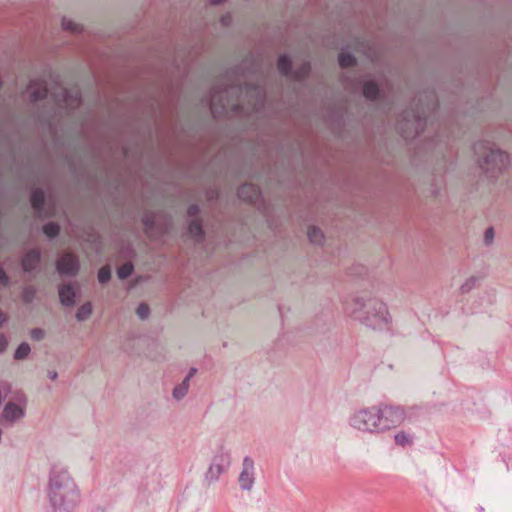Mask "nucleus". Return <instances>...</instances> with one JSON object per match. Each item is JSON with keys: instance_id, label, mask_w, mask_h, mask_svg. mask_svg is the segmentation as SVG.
Returning <instances> with one entry per match:
<instances>
[{"instance_id": "f257e3e1", "label": "nucleus", "mask_w": 512, "mask_h": 512, "mask_svg": "<svg viewBox=\"0 0 512 512\" xmlns=\"http://www.w3.org/2000/svg\"><path fill=\"white\" fill-rule=\"evenodd\" d=\"M254 94L262 101L264 94L258 83L237 79L229 84H216L209 95V108L214 118H220L229 112L241 114L244 111L241 98Z\"/></svg>"}, {"instance_id": "f03ea898", "label": "nucleus", "mask_w": 512, "mask_h": 512, "mask_svg": "<svg viewBox=\"0 0 512 512\" xmlns=\"http://www.w3.org/2000/svg\"><path fill=\"white\" fill-rule=\"evenodd\" d=\"M45 492L51 512H77L81 491L67 467L59 464L51 467Z\"/></svg>"}, {"instance_id": "7ed1b4c3", "label": "nucleus", "mask_w": 512, "mask_h": 512, "mask_svg": "<svg viewBox=\"0 0 512 512\" xmlns=\"http://www.w3.org/2000/svg\"><path fill=\"white\" fill-rule=\"evenodd\" d=\"M425 98V103H422L421 95L415 97L411 106L399 115L396 128L406 140L414 139L422 134L427 126L428 119L438 108V101L434 95H427Z\"/></svg>"}, {"instance_id": "20e7f679", "label": "nucleus", "mask_w": 512, "mask_h": 512, "mask_svg": "<svg viewBox=\"0 0 512 512\" xmlns=\"http://www.w3.org/2000/svg\"><path fill=\"white\" fill-rule=\"evenodd\" d=\"M343 310L372 329H388L391 322L386 304L375 298L367 301L356 296L346 298L343 302Z\"/></svg>"}, {"instance_id": "39448f33", "label": "nucleus", "mask_w": 512, "mask_h": 512, "mask_svg": "<svg viewBox=\"0 0 512 512\" xmlns=\"http://www.w3.org/2000/svg\"><path fill=\"white\" fill-rule=\"evenodd\" d=\"M473 150L480 169L490 179L497 178L510 164L509 155L490 141L480 140L474 143Z\"/></svg>"}, {"instance_id": "423d86ee", "label": "nucleus", "mask_w": 512, "mask_h": 512, "mask_svg": "<svg viewBox=\"0 0 512 512\" xmlns=\"http://www.w3.org/2000/svg\"><path fill=\"white\" fill-rule=\"evenodd\" d=\"M351 427L362 432L375 433L385 430L378 407H368L354 412L349 419Z\"/></svg>"}, {"instance_id": "0eeeda50", "label": "nucleus", "mask_w": 512, "mask_h": 512, "mask_svg": "<svg viewBox=\"0 0 512 512\" xmlns=\"http://www.w3.org/2000/svg\"><path fill=\"white\" fill-rule=\"evenodd\" d=\"M231 465V453L224 446H220L212 458V461L205 473V481L208 484L219 480L220 476L228 470Z\"/></svg>"}, {"instance_id": "6e6552de", "label": "nucleus", "mask_w": 512, "mask_h": 512, "mask_svg": "<svg viewBox=\"0 0 512 512\" xmlns=\"http://www.w3.org/2000/svg\"><path fill=\"white\" fill-rule=\"evenodd\" d=\"M56 270L62 276L75 277L80 271V261L73 253H65L57 259Z\"/></svg>"}, {"instance_id": "1a4fd4ad", "label": "nucleus", "mask_w": 512, "mask_h": 512, "mask_svg": "<svg viewBox=\"0 0 512 512\" xmlns=\"http://www.w3.org/2000/svg\"><path fill=\"white\" fill-rule=\"evenodd\" d=\"M378 411L381 413V422L385 426V430L400 424L405 417L404 410L399 406L385 405L378 408Z\"/></svg>"}, {"instance_id": "9d476101", "label": "nucleus", "mask_w": 512, "mask_h": 512, "mask_svg": "<svg viewBox=\"0 0 512 512\" xmlns=\"http://www.w3.org/2000/svg\"><path fill=\"white\" fill-rule=\"evenodd\" d=\"M254 474V460L250 456H245L242 462V470L238 478V482L242 490L250 491L253 488L255 483Z\"/></svg>"}, {"instance_id": "9b49d317", "label": "nucleus", "mask_w": 512, "mask_h": 512, "mask_svg": "<svg viewBox=\"0 0 512 512\" xmlns=\"http://www.w3.org/2000/svg\"><path fill=\"white\" fill-rule=\"evenodd\" d=\"M54 99L59 104H65L71 110H76L82 103V95L79 90L71 91L66 88H62L59 93H55Z\"/></svg>"}, {"instance_id": "f8f14e48", "label": "nucleus", "mask_w": 512, "mask_h": 512, "mask_svg": "<svg viewBox=\"0 0 512 512\" xmlns=\"http://www.w3.org/2000/svg\"><path fill=\"white\" fill-rule=\"evenodd\" d=\"M357 83L362 86V94L367 101L377 102L383 99V91L376 80L359 79Z\"/></svg>"}, {"instance_id": "ddd939ff", "label": "nucleus", "mask_w": 512, "mask_h": 512, "mask_svg": "<svg viewBox=\"0 0 512 512\" xmlns=\"http://www.w3.org/2000/svg\"><path fill=\"white\" fill-rule=\"evenodd\" d=\"M25 416V408L14 402H8L1 414H0V423H9L13 424L16 421L22 419Z\"/></svg>"}, {"instance_id": "4468645a", "label": "nucleus", "mask_w": 512, "mask_h": 512, "mask_svg": "<svg viewBox=\"0 0 512 512\" xmlns=\"http://www.w3.org/2000/svg\"><path fill=\"white\" fill-rule=\"evenodd\" d=\"M42 253L39 248H32L21 259V267L24 273H32L41 264Z\"/></svg>"}, {"instance_id": "2eb2a0df", "label": "nucleus", "mask_w": 512, "mask_h": 512, "mask_svg": "<svg viewBox=\"0 0 512 512\" xmlns=\"http://www.w3.org/2000/svg\"><path fill=\"white\" fill-rule=\"evenodd\" d=\"M237 195L239 199L251 204L259 202L262 196L260 188L252 183L242 184L237 190Z\"/></svg>"}, {"instance_id": "dca6fc26", "label": "nucleus", "mask_w": 512, "mask_h": 512, "mask_svg": "<svg viewBox=\"0 0 512 512\" xmlns=\"http://www.w3.org/2000/svg\"><path fill=\"white\" fill-rule=\"evenodd\" d=\"M28 90L31 91L29 98L32 103L45 100L49 92L47 83L43 79L31 80L28 85Z\"/></svg>"}, {"instance_id": "f3484780", "label": "nucleus", "mask_w": 512, "mask_h": 512, "mask_svg": "<svg viewBox=\"0 0 512 512\" xmlns=\"http://www.w3.org/2000/svg\"><path fill=\"white\" fill-rule=\"evenodd\" d=\"M30 202L39 217L46 216V194L42 188L36 187L31 190Z\"/></svg>"}, {"instance_id": "a211bd4d", "label": "nucleus", "mask_w": 512, "mask_h": 512, "mask_svg": "<svg viewBox=\"0 0 512 512\" xmlns=\"http://www.w3.org/2000/svg\"><path fill=\"white\" fill-rule=\"evenodd\" d=\"M58 294L60 303L65 307H72L75 305L77 297V290L70 283L61 284L58 287Z\"/></svg>"}, {"instance_id": "6ab92c4d", "label": "nucleus", "mask_w": 512, "mask_h": 512, "mask_svg": "<svg viewBox=\"0 0 512 512\" xmlns=\"http://www.w3.org/2000/svg\"><path fill=\"white\" fill-rule=\"evenodd\" d=\"M187 233L198 243L205 240V230L201 218H194L188 222Z\"/></svg>"}, {"instance_id": "aec40b11", "label": "nucleus", "mask_w": 512, "mask_h": 512, "mask_svg": "<svg viewBox=\"0 0 512 512\" xmlns=\"http://www.w3.org/2000/svg\"><path fill=\"white\" fill-rule=\"evenodd\" d=\"M277 69L280 75L290 77L293 71V63L289 55L281 54L277 60Z\"/></svg>"}, {"instance_id": "412c9836", "label": "nucleus", "mask_w": 512, "mask_h": 512, "mask_svg": "<svg viewBox=\"0 0 512 512\" xmlns=\"http://www.w3.org/2000/svg\"><path fill=\"white\" fill-rule=\"evenodd\" d=\"M311 69V63L309 61H304L299 67L292 71L290 77L298 82H303L309 77Z\"/></svg>"}, {"instance_id": "4be33fe9", "label": "nucleus", "mask_w": 512, "mask_h": 512, "mask_svg": "<svg viewBox=\"0 0 512 512\" xmlns=\"http://www.w3.org/2000/svg\"><path fill=\"white\" fill-rule=\"evenodd\" d=\"M141 221L144 227L145 234L150 235L156 228V214L151 211L146 212L143 215Z\"/></svg>"}, {"instance_id": "5701e85b", "label": "nucleus", "mask_w": 512, "mask_h": 512, "mask_svg": "<svg viewBox=\"0 0 512 512\" xmlns=\"http://www.w3.org/2000/svg\"><path fill=\"white\" fill-rule=\"evenodd\" d=\"M338 63L342 69H346L356 66L357 59L352 53L342 51L338 55Z\"/></svg>"}, {"instance_id": "b1692460", "label": "nucleus", "mask_w": 512, "mask_h": 512, "mask_svg": "<svg viewBox=\"0 0 512 512\" xmlns=\"http://www.w3.org/2000/svg\"><path fill=\"white\" fill-rule=\"evenodd\" d=\"M42 231L49 240H53L59 236L61 227L57 222H48L43 225Z\"/></svg>"}, {"instance_id": "393cba45", "label": "nucleus", "mask_w": 512, "mask_h": 512, "mask_svg": "<svg viewBox=\"0 0 512 512\" xmlns=\"http://www.w3.org/2000/svg\"><path fill=\"white\" fill-rule=\"evenodd\" d=\"M308 239L313 244H321L324 240V234L320 228L316 226H310L308 228Z\"/></svg>"}, {"instance_id": "a878e982", "label": "nucleus", "mask_w": 512, "mask_h": 512, "mask_svg": "<svg viewBox=\"0 0 512 512\" xmlns=\"http://www.w3.org/2000/svg\"><path fill=\"white\" fill-rule=\"evenodd\" d=\"M92 311H93V307H92L91 302H86L78 308V310L76 312V319L79 322L85 321L90 317V315L92 314Z\"/></svg>"}, {"instance_id": "bb28decb", "label": "nucleus", "mask_w": 512, "mask_h": 512, "mask_svg": "<svg viewBox=\"0 0 512 512\" xmlns=\"http://www.w3.org/2000/svg\"><path fill=\"white\" fill-rule=\"evenodd\" d=\"M134 272V265L132 262H126L117 269V276L121 280L128 279Z\"/></svg>"}, {"instance_id": "cd10ccee", "label": "nucleus", "mask_w": 512, "mask_h": 512, "mask_svg": "<svg viewBox=\"0 0 512 512\" xmlns=\"http://www.w3.org/2000/svg\"><path fill=\"white\" fill-rule=\"evenodd\" d=\"M61 26H62L63 30H65V31H69L72 33H81L82 32V28L80 27L79 24H77L76 22H74L71 19H68L66 17L62 18Z\"/></svg>"}, {"instance_id": "c85d7f7f", "label": "nucleus", "mask_w": 512, "mask_h": 512, "mask_svg": "<svg viewBox=\"0 0 512 512\" xmlns=\"http://www.w3.org/2000/svg\"><path fill=\"white\" fill-rule=\"evenodd\" d=\"M31 351L30 345L26 342H22L15 350L14 358L16 360L25 359Z\"/></svg>"}, {"instance_id": "c756f323", "label": "nucleus", "mask_w": 512, "mask_h": 512, "mask_svg": "<svg viewBox=\"0 0 512 512\" xmlns=\"http://www.w3.org/2000/svg\"><path fill=\"white\" fill-rule=\"evenodd\" d=\"M36 289L34 286H26L22 291V301L25 304H30L36 297Z\"/></svg>"}, {"instance_id": "7c9ffc66", "label": "nucleus", "mask_w": 512, "mask_h": 512, "mask_svg": "<svg viewBox=\"0 0 512 512\" xmlns=\"http://www.w3.org/2000/svg\"><path fill=\"white\" fill-rule=\"evenodd\" d=\"M111 279V268L108 265L101 267L98 271V281L101 284H106Z\"/></svg>"}, {"instance_id": "2f4dec72", "label": "nucleus", "mask_w": 512, "mask_h": 512, "mask_svg": "<svg viewBox=\"0 0 512 512\" xmlns=\"http://www.w3.org/2000/svg\"><path fill=\"white\" fill-rule=\"evenodd\" d=\"M478 281L479 278L475 276H472L469 279H467L465 283H463L460 287L461 293L465 294L470 292L476 286Z\"/></svg>"}, {"instance_id": "473e14b6", "label": "nucleus", "mask_w": 512, "mask_h": 512, "mask_svg": "<svg viewBox=\"0 0 512 512\" xmlns=\"http://www.w3.org/2000/svg\"><path fill=\"white\" fill-rule=\"evenodd\" d=\"M395 443L400 446H406L412 443L411 437L403 431L398 432L395 437Z\"/></svg>"}, {"instance_id": "72a5a7b5", "label": "nucleus", "mask_w": 512, "mask_h": 512, "mask_svg": "<svg viewBox=\"0 0 512 512\" xmlns=\"http://www.w3.org/2000/svg\"><path fill=\"white\" fill-rule=\"evenodd\" d=\"M136 314L141 320H145L150 315V308L146 303H140L136 308Z\"/></svg>"}, {"instance_id": "f704fd0d", "label": "nucleus", "mask_w": 512, "mask_h": 512, "mask_svg": "<svg viewBox=\"0 0 512 512\" xmlns=\"http://www.w3.org/2000/svg\"><path fill=\"white\" fill-rule=\"evenodd\" d=\"M187 393L188 390L184 385H177L173 389L172 396L175 400H181L186 396Z\"/></svg>"}, {"instance_id": "c9c22d12", "label": "nucleus", "mask_w": 512, "mask_h": 512, "mask_svg": "<svg viewBox=\"0 0 512 512\" xmlns=\"http://www.w3.org/2000/svg\"><path fill=\"white\" fill-rule=\"evenodd\" d=\"M494 236H495V232H494L493 227L487 228L484 233V238H483L485 245H487V246L491 245L494 241Z\"/></svg>"}, {"instance_id": "e433bc0d", "label": "nucleus", "mask_w": 512, "mask_h": 512, "mask_svg": "<svg viewBox=\"0 0 512 512\" xmlns=\"http://www.w3.org/2000/svg\"><path fill=\"white\" fill-rule=\"evenodd\" d=\"M199 213H200V207L198 204H191L188 206V208H187L188 217H190L192 219L200 218Z\"/></svg>"}, {"instance_id": "4c0bfd02", "label": "nucleus", "mask_w": 512, "mask_h": 512, "mask_svg": "<svg viewBox=\"0 0 512 512\" xmlns=\"http://www.w3.org/2000/svg\"><path fill=\"white\" fill-rule=\"evenodd\" d=\"M30 336L35 341H41L45 337V331L41 328H33L30 331Z\"/></svg>"}, {"instance_id": "58836bf2", "label": "nucleus", "mask_w": 512, "mask_h": 512, "mask_svg": "<svg viewBox=\"0 0 512 512\" xmlns=\"http://www.w3.org/2000/svg\"><path fill=\"white\" fill-rule=\"evenodd\" d=\"M10 284V277L7 275L5 270L2 267H0V286L6 288L10 286Z\"/></svg>"}, {"instance_id": "ea45409f", "label": "nucleus", "mask_w": 512, "mask_h": 512, "mask_svg": "<svg viewBox=\"0 0 512 512\" xmlns=\"http://www.w3.org/2000/svg\"><path fill=\"white\" fill-rule=\"evenodd\" d=\"M231 73L235 76H240L242 78L245 77V69L243 67V65H237L235 66L232 70H231Z\"/></svg>"}, {"instance_id": "a19ab883", "label": "nucleus", "mask_w": 512, "mask_h": 512, "mask_svg": "<svg viewBox=\"0 0 512 512\" xmlns=\"http://www.w3.org/2000/svg\"><path fill=\"white\" fill-rule=\"evenodd\" d=\"M8 341L3 334H0V354H2L7 348Z\"/></svg>"}, {"instance_id": "79ce46f5", "label": "nucleus", "mask_w": 512, "mask_h": 512, "mask_svg": "<svg viewBox=\"0 0 512 512\" xmlns=\"http://www.w3.org/2000/svg\"><path fill=\"white\" fill-rule=\"evenodd\" d=\"M8 320L7 315L0 311V327Z\"/></svg>"}, {"instance_id": "37998d69", "label": "nucleus", "mask_w": 512, "mask_h": 512, "mask_svg": "<svg viewBox=\"0 0 512 512\" xmlns=\"http://www.w3.org/2000/svg\"><path fill=\"white\" fill-rule=\"evenodd\" d=\"M48 377H49V379H51L52 381H54V380H56V379H57V377H58V373H57L56 371H54V370L49 371V372H48Z\"/></svg>"}, {"instance_id": "c03bdc74", "label": "nucleus", "mask_w": 512, "mask_h": 512, "mask_svg": "<svg viewBox=\"0 0 512 512\" xmlns=\"http://www.w3.org/2000/svg\"><path fill=\"white\" fill-rule=\"evenodd\" d=\"M190 378L189 377H185L182 381V383H180L179 385H184L185 388H187V390L189 389V385H190Z\"/></svg>"}, {"instance_id": "a18cd8bd", "label": "nucleus", "mask_w": 512, "mask_h": 512, "mask_svg": "<svg viewBox=\"0 0 512 512\" xmlns=\"http://www.w3.org/2000/svg\"><path fill=\"white\" fill-rule=\"evenodd\" d=\"M196 372H197V369L192 367V368H190V370H189L188 374L186 375V377H189L191 379L196 374Z\"/></svg>"}, {"instance_id": "49530a36", "label": "nucleus", "mask_w": 512, "mask_h": 512, "mask_svg": "<svg viewBox=\"0 0 512 512\" xmlns=\"http://www.w3.org/2000/svg\"><path fill=\"white\" fill-rule=\"evenodd\" d=\"M229 20H230L229 16H224V17H222L221 22L223 25H228Z\"/></svg>"}, {"instance_id": "de8ad7c7", "label": "nucleus", "mask_w": 512, "mask_h": 512, "mask_svg": "<svg viewBox=\"0 0 512 512\" xmlns=\"http://www.w3.org/2000/svg\"><path fill=\"white\" fill-rule=\"evenodd\" d=\"M209 1H210V3H211L212 5H220V4H222L225 0H209Z\"/></svg>"}, {"instance_id": "09e8293b", "label": "nucleus", "mask_w": 512, "mask_h": 512, "mask_svg": "<svg viewBox=\"0 0 512 512\" xmlns=\"http://www.w3.org/2000/svg\"><path fill=\"white\" fill-rule=\"evenodd\" d=\"M478 512H484V508L482 506L477 507Z\"/></svg>"}]
</instances>
